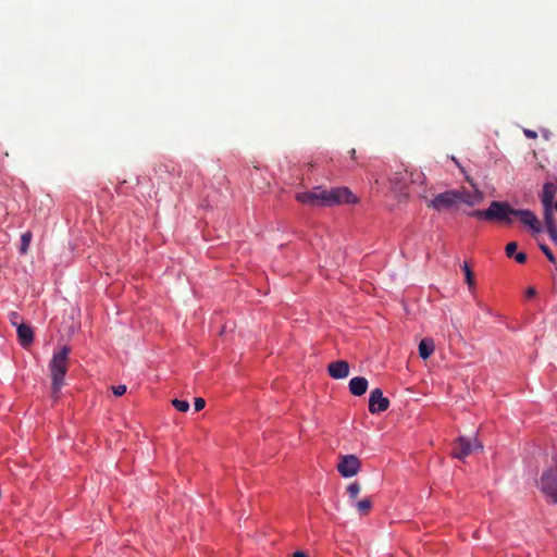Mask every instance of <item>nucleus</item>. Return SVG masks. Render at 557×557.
I'll return each instance as SVG.
<instances>
[{"label": "nucleus", "instance_id": "cd10ccee", "mask_svg": "<svg viewBox=\"0 0 557 557\" xmlns=\"http://www.w3.org/2000/svg\"><path fill=\"white\" fill-rule=\"evenodd\" d=\"M523 134L527 138H530V139H535L537 138V133L535 131H532V129H529V128H524L523 129Z\"/></svg>", "mask_w": 557, "mask_h": 557}, {"label": "nucleus", "instance_id": "bb28decb", "mask_svg": "<svg viewBox=\"0 0 557 557\" xmlns=\"http://www.w3.org/2000/svg\"><path fill=\"white\" fill-rule=\"evenodd\" d=\"M194 406H195V410L196 411H200V410H202L205 408L206 400L203 398H201V397H198V398L195 399Z\"/></svg>", "mask_w": 557, "mask_h": 557}, {"label": "nucleus", "instance_id": "423d86ee", "mask_svg": "<svg viewBox=\"0 0 557 557\" xmlns=\"http://www.w3.org/2000/svg\"><path fill=\"white\" fill-rule=\"evenodd\" d=\"M475 434L459 435L455 440V458L465 459L467 456L483 449V445L479 442Z\"/></svg>", "mask_w": 557, "mask_h": 557}, {"label": "nucleus", "instance_id": "f03ea898", "mask_svg": "<svg viewBox=\"0 0 557 557\" xmlns=\"http://www.w3.org/2000/svg\"><path fill=\"white\" fill-rule=\"evenodd\" d=\"M295 198L298 202L310 207H333L358 201L357 197L347 187L325 189L317 186L311 190L296 194Z\"/></svg>", "mask_w": 557, "mask_h": 557}, {"label": "nucleus", "instance_id": "4468645a", "mask_svg": "<svg viewBox=\"0 0 557 557\" xmlns=\"http://www.w3.org/2000/svg\"><path fill=\"white\" fill-rule=\"evenodd\" d=\"M368 380L363 376L352 377L349 382V391L355 396H361L367 392Z\"/></svg>", "mask_w": 557, "mask_h": 557}, {"label": "nucleus", "instance_id": "b1692460", "mask_svg": "<svg viewBox=\"0 0 557 557\" xmlns=\"http://www.w3.org/2000/svg\"><path fill=\"white\" fill-rule=\"evenodd\" d=\"M9 320L12 325L18 327V324H24L23 318L15 311L9 313Z\"/></svg>", "mask_w": 557, "mask_h": 557}, {"label": "nucleus", "instance_id": "dca6fc26", "mask_svg": "<svg viewBox=\"0 0 557 557\" xmlns=\"http://www.w3.org/2000/svg\"><path fill=\"white\" fill-rule=\"evenodd\" d=\"M434 351V342L430 338H423L419 344V355L422 359H428Z\"/></svg>", "mask_w": 557, "mask_h": 557}, {"label": "nucleus", "instance_id": "aec40b11", "mask_svg": "<svg viewBox=\"0 0 557 557\" xmlns=\"http://www.w3.org/2000/svg\"><path fill=\"white\" fill-rule=\"evenodd\" d=\"M410 184L422 186L425 183V175L419 170L410 171Z\"/></svg>", "mask_w": 557, "mask_h": 557}, {"label": "nucleus", "instance_id": "f257e3e1", "mask_svg": "<svg viewBox=\"0 0 557 557\" xmlns=\"http://www.w3.org/2000/svg\"><path fill=\"white\" fill-rule=\"evenodd\" d=\"M467 215L504 226H511L515 219H518L521 224L529 227L534 234L543 231L533 211L529 209H515L508 201L493 200L486 209L471 210L467 212Z\"/></svg>", "mask_w": 557, "mask_h": 557}, {"label": "nucleus", "instance_id": "2f4dec72", "mask_svg": "<svg viewBox=\"0 0 557 557\" xmlns=\"http://www.w3.org/2000/svg\"><path fill=\"white\" fill-rule=\"evenodd\" d=\"M349 153H350L351 158H352V159H355V157H356V150H355V149H351V150L349 151Z\"/></svg>", "mask_w": 557, "mask_h": 557}, {"label": "nucleus", "instance_id": "393cba45", "mask_svg": "<svg viewBox=\"0 0 557 557\" xmlns=\"http://www.w3.org/2000/svg\"><path fill=\"white\" fill-rule=\"evenodd\" d=\"M540 249L546 256V258L549 260V262H552V263L556 262V258L547 245L541 244Z\"/></svg>", "mask_w": 557, "mask_h": 557}, {"label": "nucleus", "instance_id": "ddd939ff", "mask_svg": "<svg viewBox=\"0 0 557 557\" xmlns=\"http://www.w3.org/2000/svg\"><path fill=\"white\" fill-rule=\"evenodd\" d=\"M16 332H17L18 342L24 348H26L33 344L34 333H33L32 327L28 324H26V323L18 324Z\"/></svg>", "mask_w": 557, "mask_h": 557}, {"label": "nucleus", "instance_id": "4be33fe9", "mask_svg": "<svg viewBox=\"0 0 557 557\" xmlns=\"http://www.w3.org/2000/svg\"><path fill=\"white\" fill-rule=\"evenodd\" d=\"M361 492V485L355 481L347 486V494L350 500H356Z\"/></svg>", "mask_w": 557, "mask_h": 557}, {"label": "nucleus", "instance_id": "6e6552de", "mask_svg": "<svg viewBox=\"0 0 557 557\" xmlns=\"http://www.w3.org/2000/svg\"><path fill=\"white\" fill-rule=\"evenodd\" d=\"M389 407L388 398L383 396V392L380 388H374L370 393L369 398V411L373 414L381 413L387 410Z\"/></svg>", "mask_w": 557, "mask_h": 557}, {"label": "nucleus", "instance_id": "7c9ffc66", "mask_svg": "<svg viewBox=\"0 0 557 557\" xmlns=\"http://www.w3.org/2000/svg\"><path fill=\"white\" fill-rule=\"evenodd\" d=\"M293 557H308L304 552H295Z\"/></svg>", "mask_w": 557, "mask_h": 557}, {"label": "nucleus", "instance_id": "412c9836", "mask_svg": "<svg viewBox=\"0 0 557 557\" xmlns=\"http://www.w3.org/2000/svg\"><path fill=\"white\" fill-rule=\"evenodd\" d=\"M32 238H33V234H32L30 231H27V232L22 234V236H21V247H20V252L22 255H25L27 252L29 244L32 242Z\"/></svg>", "mask_w": 557, "mask_h": 557}, {"label": "nucleus", "instance_id": "a211bd4d", "mask_svg": "<svg viewBox=\"0 0 557 557\" xmlns=\"http://www.w3.org/2000/svg\"><path fill=\"white\" fill-rule=\"evenodd\" d=\"M461 269L465 273V281H466L469 289L472 292L474 288V285H475L473 272L467 262H463V264L461 265Z\"/></svg>", "mask_w": 557, "mask_h": 557}, {"label": "nucleus", "instance_id": "2eb2a0df", "mask_svg": "<svg viewBox=\"0 0 557 557\" xmlns=\"http://www.w3.org/2000/svg\"><path fill=\"white\" fill-rule=\"evenodd\" d=\"M517 247L518 244L516 242L508 243L505 248L506 256L508 258H513L518 263H524L527 261V253L520 251L518 255H515Z\"/></svg>", "mask_w": 557, "mask_h": 557}, {"label": "nucleus", "instance_id": "f8f14e48", "mask_svg": "<svg viewBox=\"0 0 557 557\" xmlns=\"http://www.w3.org/2000/svg\"><path fill=\"white\" fill-rule=\"evenodd\" d=\"M556 193H557V187L554 183L546 182L543 185V189H542V194H541V201H542L543 208L553 207Z\"/></svg>", "mask_w": 557, "mask_h": 557}, {"label": "nucleus", "instance_id": "0eeeda50", "mask_svg": "<svg viewBox=\"0 0 557 557\" xmlns=\"http://www.w3.org/2000/svg\"><path fill=\"white\" fill-rule=\"evenodd\" d=\"M361 469V462L356 455H344L341 456L337 465V471L344 478H351L359 473Z\"/></svg>", "mask_w": 557, "mask_h": 557}, {"label": "nucleus", "instance_id": "1a4fd4ad", "mask_svg": "<svg viewBox=\"0 0 557 557\" xmlns=\"http://www.w3.org/2000/svg\"><path fill=\"white\" fill-rule=\"evenodd\" d=\"M409 177H410V171H408L407 169H405L403 171L395 172L389 177L391 188L395 193H398L400 195L404 194L405 189L410 184Z\"/></svg>", "mask_w": 557, "mask_h": 557}, {"label": "nucleus", "instance_id": "9d476101", "mask_svg": "<svg viewBox=\"0 0 557 557\" xmlns=\"http://www.w3.org/2000/svg\"><path fill=\"white\" fill-rule=\"evenodd\" d=\"M349 363L345 360L331 362L327 367L330 376L335 380L346 379L349 375Z\"/></svg>", "mask_w": 557, "mask_h": 557}, {"label": "nucleus", "instance_id": "c85d7f7f", "mask_svg": "<svg viewBox=\"0 0 557 557\" xmlns=\"http://www.w3.org/2000/svg\"><path fill=\"white\" fill-rule=\"evenodd\" d=\"M549 238L553 240L554 244L557 245V227L546 230Z\"/></svg>", "mask_w": 557, "mask_h": 557}, {"label": "nucleus", "instance_id": "7ed1b4c3", "mask_svg": "<svg viewBox=\"0 0 557 557\" xmlns=\"http://www.w3.org/2000/svg\"><path fill=\"white\" fill-rule=\"evenodd\" d=\"M71 349L69 346H63L53 354L52 359L49 363V371L51 374V388H52V398L57 400L59 398V393L64 385V377L69 369V355Z\"/></svg>", "mask_w": 557, "mask_h": 557}, {"label": "nucleus", "instance_id": "a878e982", "mask_svg": "<svg viewBox=\"0 0 557 557\" xmlns=\"http://www.w3.org/2000/svg\"><path fill=\"white\" fill-rule=\"evenodd\" d=\"M112 392L117 397L122 396L126 393V386L125 385L112 386Z\"/></svg>", "mask_w": 557, "mask_h": 557}, {"label": "nucleus", "instance_id": "39448f33", "mask_svg": "<svg viewBox=\"0 0 557 557\" xmlns=\"http://www.w3.org/2000/svg\"><path fill=\"white\" fill-rule=\"evenodd\" d=\"M537 484L544 496L557 504V463L543 471Z\"/></svg>", "mask_w": 557, "mask_h": 557}, {"label": "nucleus", "instance_id": "6ab92c4d", "mask_svg": "<svg viewBox=\"0 0 557 557\" xmlns=\"http://www.w3.org/2000/svg\"><path fill=\"white\" fill-rule=\"evenodd\" d=\"M355 506L360 515H368L372 508V500L370 497H366L357 502Z\"/></svg>", "mask_w": 557, "mask_h": 557}, {"label": "nucleus", "instance_id": "9b49d317", "mask_svg": "<svg viewBox=\"0 0 557 557\" xmlns=\"http://www.w3.org/2000/svg\"><path fill=\"white\" fill-rule=\"evenodd\" d=\"M429 207H432L437 211L449 210L453 208V191H445L437 195L430 201Z\"/></svg>", "mask_w": 557, "mask_h": 557}, {"label": "nucleus", "instance_id": "20e7f679", "mask_svg": "<svg viewBox=\"0 0 557 557\" xmlns=\"http://www.w3.org/2000/svg\"><path fill=\"white\" fill-rule=\"evenodd\" d=\"M455 165L458 166L460 172L463 174L466 182L471 187L470 190H467L465 187H461L459 190H455V206L463 203L468 207H474L481 203L484 199V194L479 189L478 184L474 182V178L471 176L470 172L466 170L456 158Z\"/></svg>", "mask_w": 557, "mask_h": 557}, {"label": "nucleus", "instance_id": "f3484780", "mask_svg": "<svg viewBox=\"0 0 557 557\" xmlns=\"http://www.w3.org/2000/svg\"><path fill=\"white\" fill-rule=\"evenodd\" d=\"M543 216L546 230L557 227L554 218L553 207L543 208Z\"/></svg>", "mask_w": 557, "mask_h": 557}, {"label": "nucleus", "instance_id": "5701e85b", "mask_svg": "<svg viewBox=\"0 0 557 557\" xmlns=\"http://www.w3.org/2000/svg\"><path fill=\"white\" fill-rule=\"evenodd\" d=\"M172 405L181 412H186L189 409V403L187 400L173 399Z\"/></svg>", "mask_w": 557, "mask_h": 557}, {"label": "nucleus", "instance_id": "c756f323", "mask_svg": "<svg viewBox=\"0 0 557 557\" xmlns=\"http://www.w3.org/2000/svg\"><path fill=\"white\" fill-rule=\"evenodd\" d=\"M535 295V289L533 287L528 288L527 296L532 297Z\"/></svg>", "mask_w": 557, "mask_h": 557}]
</instances>
